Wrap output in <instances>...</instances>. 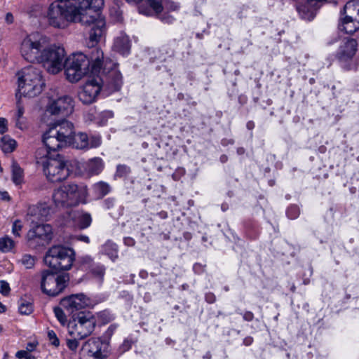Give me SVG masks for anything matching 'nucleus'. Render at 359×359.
I'll use <instances>...</instances> for the list:
<instances>
[{"mask_svg":"<svg viewBox=\"0 0 359 359\" xmlns=\"http://www.w3.org/2000/svg\"><path fill=\"white\" fill-rule=\"evenodd\" d=\"M106 60L109 68V58L105 57L102 49L95 48L91 50L89 57L81 52L73 53L67 60L65 75L71 83H76L88 73L93 75L102 72Z\"/></svg>","mask_w":359,"mask_h":359,"instance_id":"f257e3e1","label":"nucleus"},{"mask_svg":"<svg viewBox=\"0 0 359 359\" xmlns=\"http://www.w3.org/2000/svg\"><path fill=\"white\" fill-rule=\"evenodd\" d=\"M107 64L106 60L102 72L88 79L79 91V99L84 104H90L96 101L102 86H106L111 92L121 89L123 84L122 76L116 64L110 61L109 69Z\"/></svg>","mask_w":359,"mask_h":359,"instance_id":"f03ea898","label":"nucleus"},{"mask_svg":"<svg viewBox=\"0 0 359 359\" xmlns=\"http://www.w3.org/2000/svg\"><path fill=\"white\" fill-rule=\"evenodd\" d=\"M86 1L88 4L87 6H82L83 4H77L76 7L79 15L86 17L87 22H81V24L90 26L88 46L93 47L100 40L104 31L105 22L100 13V10L103 7L104 1Z\"/></svg>","mask_w":359,"mask_h":359,"instance_id":"7ed1b4c3","label":"nucleus"},{"mask_svg":"<svg viewBox=\"0 0 359 359\" xmlns=\"http://www.w3.org/2000/svg\"><path fill=\"white\" fill-rule=\"evenodd\" d=\"M74 123L66 119L50 123L46 128V152L70 146L74 140Z\"/></svg>","mask_w":359,"mask_h":359,"instance_id":"20e7f679","label":"nucleus"},{"mask_svg":"<svg viewBox=\"0 0 359 359\" xmlns=\"http://www.w3.org/2000/svg\"><path fill=\"white\" fill-rule=\"evenodd\" d=\"M50 25L57 28H65L68 22H86V17L81 16L77 13L76 6L68 2L57 1L52 3L46 15Z\"/></svg>","mask_w":359,"mask_h":359,"instance_id":"39448f33","label":"nucleus"},{"mask_svg":"<svg viewBox=\"0 0 359 359\" xmlns=\"http://www.w3.org/2000/svg\"><path fill=\"white\" fill-rule=\"evenodd\" d=\"M86 184L74 183L63 184L53 194V200L57 207H72L79 203H86L88 191Z\"/></svg>","mask_w":359,"mask_h":359,"instance_id":"423d86ee","label":"nucleus"},{"mask_svg":"<svg viewBox=\"0 0 359 359\" xmlns=\"http://www.w3.org/2000/svg\"><path fill=\"white\" fill-rule=\"evenodd\" d=\"M29 222L30 229L27 237L29 245L36 249L45 243V208L32 206L29 208L26 217Z\"/></svg>","mask_w":359,"mask_h":359,"instance_id":"0eeeda50","label":"nucleus"},{"mask_svg":"<svg viewBox=\"0 0 359 359\" xmlns=\"http://www.w3.org/2000/svg\"><path fill=\"white\" fill-rule=\"evenodd\" d=\"M18 94L24 96L34 97L39 95L45 81L42 71L36 67H29L18 73Z\"/></svg>","mask_w":359,"mask_h":359,"instance_id":"6e6552de","label":"nucleus"},{"mask_svg":"<svg viewBox=\"0 0 359 359\" xmlns=\"http://www.w3.org/2000/svg\"><path fill=\"white\" fill-rule=\"evenodd\" d=\"M22 56L28 62H36L45 66V36L33 32L27 36L20 46Z\"/></svg>","mask_w":359,"mask_h":359,"instance_id":"1a4fd4ad","label":"nucleus"},{"mask_svg":"<svg viewBox=\"0 0 359 359\" xmlns=\"http://www.w3.org/2000/svg\"><path fill=\"white\" fill-rule=\"evenodd\" d=\"M75 258L74 249L61 245H54L46 252V264L53 273L70 270Z\"/></svg>","mask_w":359,"mask_h":359,"instance_id":"9d476101","label":"nucleus"},{"mask_svg":"<svg viewBox=\"0 0 359 359\" xmlns=\"http://www.w3.org/2000/svg\"><path fill=\"white\" fill-rule=\"evenodd\" d=\"M55 158L46 155V179L51 182L66 180L76 169L79 163L75 159H65L58 154Z\"/></svg>","mask_w":359,"mask_h":359,"instance_id":"9b49d317","label":"nucleus"},{"mask_svg":"<svg viewBox=\"0 0 359 359\" xmlns=\"http://www.w3.org/2000/svg\"><path fill=\"white\" fill-rule=\"evenodd\" d=\"M96 320L92 313H81L71 318L67 324L68 334L72 337L83 339L95 330Z\"/></svg>","mask_w":359,"mask_h":359,"instance_id":"f8f14e48","label":"nucleus"},{"mask_svg":"<svg viewBox=\"0 0 359 359\" xmlns=\"http://www.w3.org/2000/svg\"><path fill=\"white\" fill-rule=\"evenodd\" d=\"M60 304L70 318L79 316L81 313H90L83 310L93 306L90 298L83 293L66 296L60 299Z\"/></svg>","mask_w":359,"mask_h":359,"instance_id":"ddd939ff","label":"nucleus"},{"mask_svg":"<svg viewBox=\"0 0 359 359\" xmlns=\"http://www.w3.org/2000/svg\"><path fill=\"white\" fill-rule=\"evenodd\" d=\"M107 346L99 338H90L83 344L79 359H105L108 355Z\"/></svg>","mask_w":359,"mask_h":359,"instance_id":"4468645a","label":"nucleus"},{"mask_svg":"<svg viewBox=\"0 0 359 359\" xmlns=\"http://www.w3.org/2000/svg\"><path fill=\"white\" fill-rule=\"evenodd\" d=\"M74 110V100L69 95H62L57 97H48L46 111L53 115L68 116Z\"/></svg>","mask_w":359,"mask_h":359,"instance_id":"2eb2a0df","label":"nucleus"},{"mask_svg":"<svg viewBox=\"0 0 359 359\" xmlns=\"http://www.w3.org/2000/svg\"><path fill=\"white\" fill-rule=\"evenodd\" d=\"M65 51L60 45L52 44L46 47V72L57 74L64 68Z\"/></svg>","mask_w":359,"mask_h":359,"instance_id":"dca6fc26","label":"nucleus"},{"mask_svg":"<svg viewBox=\"0 0 359 359\" xmlns=\"http://www.w3.org/2000/svg\"><path fill=\"white\" fill-rule=\"evenodd\" d=\"M158 18L163 22L170 24L175 20V18L169 14L170 12L177 11L180 8L179 4L171 0H164L161 3L159 0H147Z\"/></svg>","mask_w":359,"mask_h":359,"instance_id":"f3484780","label":"nucleus"},{"mask_svg":"<svg viewBox=\"0 0 359 359\" xmlns=\"http://www.w3.org/2000/svg\"><path fill=\"white\" fill-rule=\"evenodd\" d=\"M358 50V42L354 39H344L337 50L336 57L344 67L351 61Z\"/></svg>","mask_w":359,"mask_h":359,"instance_id":"a211bd4d","label":"nucleus"},{"mask_svg":"<svg viewBox=\"0 0 359 359\" xmlns=\"http://www.w3.org/2000/svg\"><path fill=\"white\" fill-rule=\"evenodd\" d=\"M69 281V273H62L57 276L46 275V283L48 289H46V295L50 297H55L63 292L67 287Z\"/></svg>","mask_w":359,"mask_h":359,"instance_id":"6ab92c4d","label":"nucleus"},{"mask_svg":"<svg viewBox=\"0 0 359 359\" xmlns=\"http://www.w3.org/2000/svg\"><path fill=\"white\" fill-rule=\"evenodd\" d=\"M101 143V136L99 135H93L88 137L85 133L76 134L74 131V140L70 145L78 149L88 150L100 147Z\"/></svg>","mask_w":359,"mask_h":359,"instance_id":"aec40b11","label":"nucleus"},{"mask_svg":"<svg viewBox=\"0 0 359 359\" xmlns=\"http://www.w3.org/2000/svg\"><path fill=\"white\" fill-rule=\"evenodd\" d=\"M321 4L318 0H306L304 4L297 6V11L302 19L311 20L314 18L316 11Z\"/></svg>","mask_w":359,"mask_h":359,"instance_id":"412c9836","label":"nucleus"},{"mask_svg":"<svg viewBox=\"0 0 359 359\" xmlns=\"http://www.w3.org/2000/svg\"><path fill=\"white\" fill-rule=\"evenodd\" d=\"M114 50L123 55H127L130 50V41L128 36L124 34H120L114 39Z\"/></svg>","mask_w":359,"mask_h":359,"instance_id":"4be33fe9","label":"nucleus"},{"mask_svg":"<svg viewBox=\"0 0 359 359\" xmlns=\"http://www.w3.org/2000/svg\"><path fill=\"white\" fill-rule=\"evenodd\" d=\"M104 168V163L99 157L88 160L84 166V170L88 177L99 175Z\"/></svg>","mask_w":359,"mask_h":359,"instance_id":"5701e85b","label":"nucleus"},{"mask_svg":"<svg viewBox=\"0 0 359 359\" xmlns=\"http://www.w3.org/2000/svg\"><path fill=\"white\" fill-rule=\"evenodd\" d=\"M338 27L346 34H353L359 29V18L351 20L341 17L339 19Z\"/></svg>","mask_w":359,"mask_h":359,"instance_id":"b1692460","label":"nucleus"},{"mask_svg":"<svg viewBox=\"0 0 359 359\" xmlns=\"http://www.w3.org/2000/svg\"><path fill=\"white\" fill-rule=\"evenodd\" d=\"M344 18L354 20L359 18V1L351 0L348 1L341 12Z\"/></svg>","mask_w":359,"mask_h":359,"instance_id":"393cba45","label":"nucleus"},{"mask_svg":"<svg viewBox=\"0 0 359 359\" xmlns=\"http://www.w3.org/2000/svg\"><path fill=\"white\" fill-rule=\"evenodd\" d=\"M106 267L101 263L95 262L91 269L87 272V274L99 284H102L104 281Z\"/></svg>","mask_w":359,"mask_h":359,"instance_id":"a878e982","label":"nucleus"},{"mask_svg":"<svg viewBox=\"0 0 359 359\" xmlns=\"http://www.w3.org/2000/svg\"><path fill=\"white\" fill-rule=\"evenodd\" d=\"M11 180L15 185H20L24 182V170L16 162L11 165Z\"/></svg>","mask_w":359,"mask_h":359,"instance_id":"bb28decb","label":"nucleus"},{"mask_svg":"<svg viewBox=\"0 0 359 359\" xmlns=\"http://www.w3.org/2000/svg\"><path fill=\"white\" fill-rule=\"evenodd\" d=\"M73 218L77 219L78 226L81 229H84L90 226L92 222V218L89 213H81L80 212H73Z\"/></svg>","mask_w":359,"mask_h":359,"instance_id":"cd10ccee","label":"nucleus"},{"mask_svg":"<svg viewBox=\"0 0 359 359\" xmlns=\"http://www.w3.org/2000/svg\"><path fill=\"white\" fill-rule=\"evenodd\" d=\"M1 147L2 151L5 154L11 153L17 147V142L14 139H12L11 137L6 135L4 136L1 140Z\"/></svg>","mask_w":359,"mask_h":359,"instance_id":"c85d7f7f","label":"nucleus"},{"mask_svg":"<svg viewBox=\"0 0 359 359\" xmlns=\"http://www.w3.org/2000/svg\"><path fill=\"white\" fill-rule=\"evenodd\" d=\"M18 311L22 315H29L33 311V306L30 299L22 297L18 301Z\"/></svg>","mask_w":359,"mask_h":359,"instance_id":"c756f323","label":"nucleus"},{"mask_svg":"<svg viewBox=\"0 0 359 359\" xmlns=\"http://www.w3.org/2000/svg\"><path fill=\"white\" fill-rule=\"evenodd\" d=\"M78 263L79 268L86 273L91 269L92 266L95 264L93 258L90 255H84L79 258Z\"/></svg>","mask_w":359,"mask_h":359,"instance_id":"7c9ffc66","label":"nucleus"},{"mask_svg":"<svg viewBox=\"0 0 359 359\" xmlns=\"http://www.w3.org/2000/svg\"><path fill=\"white\" fill-rule=\"evenodd\" d=\"M104 251L112 261L118 258V248L116 244L111 242L106 243L104 245Z\"/></svg>","mask_w":359,"mask_h":359,"instance_id":"2f4dec72","label":"nucleus"},{"mask_svg":"<svg viewBox=\"0 0 359 359\" xmlns=\"http://www.w3.org/2000/svg\"><path fill=\"white\" fill-rule=\"evenodd\" d=\"M15 246L14 241L8 236L0 238V251L2 252H10Z\"/></svg>","mask_w":359,"mask_h":359,"instance_id":"473e14b6","label":"nucleus"},{"mask_svg":"<svg viewBox=\"0 0 359 359\" xmlns=\"http://www.w3.org/2000/svg\"><path fill=\"white\" fill-rule=\"evenodd\" d=\"M94 189L97 193L99 196L103 197L109 193L110 187L106 182H100L94 185Z\"/></svg>","mask_w":359,"mask_h":359,"instance_id":"72a5a7b5","label":"nucleus"},{"mask_svg":"<svg viewBox=\"0 0 359 359\" xmlns=\"http://www.w3.org/2000/svg\"><path fill=\"white\" fill-rule=\"evenodd\" d=\"M36 163L43 172H45V154L43 148H40L36 151Z\"/></svg>","mask_w":359,"mask_h":359,"instance_id":"f704fd0d","label":"nucleus"},{"mask_svg":"<svg viewBox=\"0 0 359 359\" xmlns=\"http://www.w3.org/2000/svg\"><path fill=\"white\" fill-rule=\"evenodd\" d=\"M64 310L65 309L62 306L55 307L53 309V312L55 317L57 318L58 321L62 325H65L67 322V318Z\"/></svg>","mask_w":359,"mask_h":359,"instance_id":"c9c22d12","label":"nucleus"},{"mask_svg":"<svg viewBox=\"0 0 359 359\" xmlns=\"http://www.w3.org/2000/svg\"><path fill=\"white\" fill-rule=\"evenodd\" d=\"M299 208L296 205H292L288 207L286 211V215L290 219H294L299 215Z\"/></svg>","mask_w":359,"mask_h":359,"instance_id":"e433bc0d","label":"nucleus"},{"mask_svg":"<svg viewBox=\"0 0 359 359\" xmlns=\"http://www.w3.org/2000/svg\"><path fill=\"white\" fill-rule=\"evenodd\" d=\"M20 262L26 269H32L35 264V258L30 255H24Z\"/></svg>","mask_w":359,"mask_h":359,"instance_id":"4c0bfd02","label":"nucleus"},{"mask_svg":"<svg viewBox=\"0 0 359 359\" xmlns=\"http://www.w3.org/2000/svg\"><path fill=\"white\" fill-rule=\"evenodd\" d=\"M47 337L50 345L56 348L60 346V339L53 330L48 331Z\"/></svg>","mask_w":359,"mask_h":359,"instance_id":"58836bf2","label":"nucleus"},{"mask_svg":"<svg viewBox=\"0 0 359 359\" xmlns=\"http://www.w3.org/2000/svg\"><path fill=\"white\" fill-rule=\"evenodd\" d=\"M79 340L80 339H77L76 337H72L71 339H67L66 344L68 348L74 352H76L79 346Z\"/></svg>","mask_w":359,"mask_h":359,"instance_id":"ea45409f","label":"nucleus"},{"mask_svg":"<svg viewBox=\"0 0 359 359\" xmlns=\"http://www.w3.org/2000/svg\"><path fill=\"white\" fill-rule=\"evenodd\" d=\"M130 172V168L126 165H118L116 168V175L119 177L127 176Z\"/></svg>","mask_w":359,"mask_h":359,"instance_id":"a19ab883","label":"nucleus"},{"mask_svg":"<svg viewBox=\"0 0 359 359\" xmlns=\"http://www.w3.org/2000/svg\"><path fill=\"white\" fill-rule=\"evenodd\" d=\"M15 357L18 359H36L35 356L27 351L20 350L15 353Z\"/></svg>","mask_w":359,"mask_h":359,"instance_id":"79ce46f5","label":"nucleus"},{"mask_svg":"<svg viewBox=\"0 0 359 359\" xmlns=\"http://www.w3.org/2000/svg\"><path fill=\"white\" fill-rule=\"evenodd\" d=\"M22 229V222L19 219L15 220L13 222V226H12L13 234L15 235V236H20V232L21 231Z\"/></svg>","mask_w":359,"mask_h":359,"instance_id":"37998d69","label":"nucleus"},{"mask_svg":"<svg viewBox=\"0 0 359 359\" xmlns=\"http://www.w3.org/2000/svg\"><path fill=\"white\" fill-rule=\"evenodd\" d=\"M98 316L104 323H107L113 319L112 316L107 311H103L100 312L98 313Z\"/></svg>","mask_w":359,"mask_h":359,"instance_id":"c03bdc74","label":"nucleus"},{"mask_svg":"<svg viewBox=\"0 0 359 359\" xmlns=\"http://www.w3.org/2000/svg\"><path fill=\"white\" fill-rule=\"evenodd\" d=\"M132 347V341L128 339H125L121 345L119 346V351L121 353H123L126 351L130 350Z\"/></svg>","mask_w":359,"mask_h":359,"instance_id":"a18cd8bd","label":"nucleus"},{"mask_svg":"<svg viewBox=\"0 0 359 359\" xmlns=\"http://www.w3.org/2000/svg\"><path fill=\"white\" fill-rule=\"evenodd\" d=\"M11 290V288H10V286H9V284L5 281V280H1L0 281V292L4 295V296H6L9 294V292Z\"/></svg>","mask_w":359,"mask_h":359,"instance_id":"49530a36","label":"nucleus"},{"mask_svg":"<svg viewBox=\"0 0 359 359\" xmlns=\"http://www.w3.org/2000/svg\"><path fill=\"white\" fill-rule=\"evenodd\" d=\"M205 264H203L201 263H195L193 266V271L196 274H201L205 271Z\"/></svg>","mask_w":359,"mask_h":359,"instance_id":"de8ad7c7","label":"nucleus"},{"mask_svg":"<svg viewBox=\"0 0 359 359\" xmlns=\"http://www.w3.org/2000/svg\"><path fill=\"white\" fill-rule=\"evenodd\" d=\"M25 109L20 101L17 102V111L15 116V119L22 118Z\"/></svg>","mask_w":359,"mask_h":359,"instance_id":"09e8293b","label":"nucleus"},{"mask_svg":"<svg viewBox=\"0 0 359 359\" xmlns=\"http://www.w3.org/2000/svg\"><path fill=\"white\" fill-rule=\"evenodd\" d=\"M8 130V121L5 118H0V133L4 134Z\"/></svg>","mask_w":359,"mask_h":359,"instance_id":"8fccbe9b","label":"nucleus"},{"mask_svg":"<svg viewBox=\"0 0 359 359\" xmlns=\"http://www.w3.org/2000/svg\"><path fill=\"white\" fill-rule=\"evenodd\" d=\"M37 345H38V342L36 340H32L31 341H29L26 344L25 351H27L28 352L32 353V351H34L36 349Z\"/></svg>","mask_w":359,"mask_h":359,"instance_id":"3c124183","label":"nucleus"},{"mask_svg":"<svg viewBox=\"0 0 359 359\" xmlns=\"http://www.w3.org/2000/svg\"><path fill=\"white\" fill-rule=\"evenodd\" d=\"M205 301L209 304H212L216 300V297L212 292H208L205 295Z\"/></svg>","mask_w":359,"mask_h":359,"instance_id":"603ef678","label":"nucleus"},{"mask_svg":"<svg viewBox=\"0 0 359 359\" xmlns=\"http://www.w3.org/2000/svg\"><path fill=\"white\" fill-rule=\"evenodd\" d=\"M242 315L243 320L248 322L252 321L254 318V314L251 311H245Z\"/></svg>","mask_w":359,"mask_h":359,"instance_id":"864d4df0","label":"nucleus"},{"mask_svg":"<svg viewBox=\"0 0 359 359\" xmlns=\"http://www.w3.org/2000/svg\"><path fill=\"white\" fill-rule=\"evenodd\" d=\"M124 244L127 246H133L135 243V240L130 237H126L123 240Z\"/></svg>","mask_w":359,"mask_h":359,"instance_id":"5fc2aeb1","label":"nucleus"},{"mask_svg":"<svg viewBox=\"0 0 359 359\" xmlns=\"http://www.w3.org/2000/svg\"><path fill=\"white\" fill-rule=\"evenodd\" d=\"M15 126L20 130H23L25 128V123L22 118L15 119Z\"/></svg>","mask_w":359,"mask_h":359,"instance_id":"6e6d98bb","label":"nucleus"},{"mask_svg":"<svg viewBox=\"0 0 359 359\" xmlns=\"http://www.w3.org/2000/svg\"><path fill=\"white\" fill-rule=\"evenodd\" d=\"M253 338L250 336H248L245 338H244L243 344V345L248 346H250L253 342Z\"/></svg>","mask_w":359,"mask_h":359,"instance_id":"4d7b16f0","label":"nucleus"},{"mask_svg":"<svg viewBox=\"0 0 359 359\" xmlns=\"http://www.w3.org/2000/svg\"><path fill=\"white\" fill-rule=\"evenodd\" d=\"M41 289L43 293H45V271H41Z\"/></svg>","mask_w":359,"mask_h":359,"instance_id":"13d9d810","label":"nucleus"},{"mask_svg":"<svg viewBox=\"0 0 359 359\" xmlns=\"http://www.w3.org/2000/svg\"><path fill=\"white\" fill-rule=\"evenodd\" d=\"M76 238L78 241H82V242H84V243H90L89 238L87 236H86V235L77 236L76 237Z\"/></svg>","mask_w":359,"mask_h":359,"instance_id":"bf43d9fd","label":"nucleus"},{"mask_svg":"<svg viewBox=\"0 0 359 359\" xmlns=\"http://www.w3.org/2000/svg\"><path fill=\"white\" fill-rule=\"evenodd\" d=\"M6 20L8 23H12L13 21V16L11 13H8L6 14Z\"/></svg>","mask_w":359,"mask_h":359,"instance_id":"052dcab7","label":"nucleus"},{"mask_svg":"<svg viewBox=\"0 0 359 359\" xmlns=\"http://www.w3.org/2000/svg\"><path fill=\"white\" fill-rule=\"evenodd\" d=\"M140 277H141L143 279H145L148 277V272L144 270H142L139 273Z\"/></svg>","mask_w":359,"mask_h":359,"instance_id":"680f3d73","label":"nucleus"},{"mask_svg":"<svg viewBox=\"0 0 359 359\" xmlns=\"http://www.w3.org/2000/svg\"><path fill=\"white\" fill-rule=\"evenodd\" d=\"M246 127L248 130H252L255 128V123L253 121H250L247 123Z\"/></svg>","mask_w":359,"mask_h":359,"instance_id":"e2e57ef3","label":"nucleus"},{"mask_svg":"<svg viewBox=\"0 0 359 359\" xmlns=\"http://www.w3.org/2000/svg\"><path fill=\"white\" fill-rule=\"evenodd\" d=\"M245 150L243 147H238L237 149V154L238 155H243L245 153Z\"/></svg>","mask_w":359,"mask_h":359,"instance_id":"0e129e2a","label":"nucleus"},{"mask_svg":"<svg viewBox=\"0 0 359 359\" xmlns=\"http://www.w3.org/2000/svg\"><path fill=\"white\" fill-rule=\"evenodd\" d=\"M227 160H228V157H227V156H226V155H224H224H222V156H220V161H221L222 163H225V162H226V161H227Z\"/></svg>","mask_w":359,"mask_h":359,"instance_id":"69168bd1","label":"nucleus"},{"mask_svg":"<svg viewBox=\"0 0 359 359\" xmlns=\"http://www.w3.org/2000/svg\"><path fill=\"white\" fill-rule=\"evenodd\" d=\"M6 306L0 302V313H3L4 312H6Z\"/></svg>","mask_w":359,"mask_h":359,"instance_id":"338daca9","label":"nucleus"},{"mask_svg":"<svg viewBox=\"0 0 359 359\" xmlns=\"http://www.w3.org/2000/svg\"><path fill=\"white\" fill-rule=\"evenodd\" d=\"M212 357L210 352H207L205 355L203 357L204 359H210Z\"/></svg>","mask_w":359,"mask_h":359,"instance_id":"774afa93","label":"nucleus"}]
</instances>
